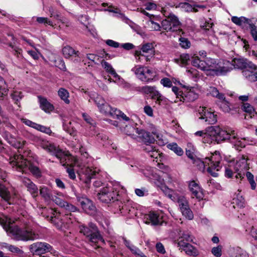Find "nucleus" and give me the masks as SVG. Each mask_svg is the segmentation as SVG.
Instances as JSON below:
<instances>
[{
    "label": "nucleus",
    "mask_w": 257,
    "mask_h": 257,
    "mask_svg": "<svg viewBox=\"0 0 257 257\" xmlns=\"http://www.w3.org/2000/svg\"><path fill=\"white\" fill-rule=\"evenodd\" d=\"M36 19V21L39 24H44L54 27L53 23L52 21L45 17H33V19Z\"/></svg>",
    "instance_id": "nucleus-48"
},
{
    "label": "nucleus",
    "mask_w": 257,
    "mask_h": 257,
    "mask_svg": "<svg viewBox=\"0 0 257 257\" xmlns=\"http://www.w3.org/2000/svg\"><path fill=\"white\" fill-rule=\"evenodd\" d=\"M82 117L84 120L91 126L94 127L96 125V122L88 114L83 113L82 114Z\"/></svg>",
    "instance_id": "nucleus-57"
},
{
    "label": "nucleus",
    "mask_w": 257,
    "mask_h": 257,
    "mask_svg": "<svg viewBox=\"0 0 257 257\" xmlns=\"http://www.w3.org/2000/svg\"><path fill=\"white\" fill-rule=\"evenodd\" d=\"M0 224L8 235L17 240H34L40 238L39 235L31 227L20 228L13 224L11 219L6 216L0 217Z\"/></svg>",
    "instance_id": "nucleus-3"
},
{
    "label": "nucleus",
    "mask_w": 257,
    "mask_h": 257,
    "mask_svg": "<svg viewBox=\"0 0 257 257\" xmlns=\"http://www.w3.org/2000/svg\"><path fill=\"white\" fill-rule=\"evenodd\" d=\"M234 173L236 179H241L244 178L246 171L248 169L246 160L241 158L236 161L233 167Z\"/></svg>",
    "instance_id": "nucleus-16"
},
{
    "label": "nucleus",
    "mask_w": 257,
    "mask_h": 257,
    "mask_svg": "<svg viewBox=\"0 0 257 257\" xmlns=\"http://www.w3.org/2000/svg\"><path fill=\"white\" fill-rule=\"evenodd\" d=\"M213 133L214 135L216 143H220L222 141L228 140L234 144V145L244 148L245 144L241 142L239 138L237 137L235 131L231 128L226 130L222 129L218 126H211Z\"/></svg>",
    "instance_id": "nucleus-4"
},
{
    "label": "nucleus",
    "mask_w": 257,
    "mask_h": 257,
    "mask_svg": "<svg viewBox=\"0 0 257 257\" xmlns=\"http://www.w3.org/2000/svg\"><path fill=\"white\" fill-rule=\"evenodd\" d=\"M121 213H127L131 217L137 215V210L133 207H130L128 205H124L121 209Z\"/></svg>",
    "instance_id": "nucleus-46"
},
{
    "label": "nucleus",
    "mask_w": 257,
    "mask_h": 257,
    "mask_svg": "<svg viewBox=\"0 0 257 257\" xmlns=\"http://www.w3.org/2000/svg\"><path fill=\"white\" fill-rule=\"evenodd\" d=\"M225 98H223L222 99H220L219 102L218 103L220 108L225 113H230L231 110H232V108L231 107V105L228 101L225 99Z\"/></svg>",
    "instance_id": "nucleus-35"
},
{
    "label": "nucleus",
    "mask_w": 257,
    "mask_h": 257,
    "mask_svg": "<svg viewBox=\"0 0 257 257\" xmlns=\"http://www.w3.org/2000/svg\"><path fill=\"white\" fill-rule=\"evenodd\" d=\"M12 99L15 103L19 106H20V100L23 97L22 92L18 91H13L11 94Z\"/></svg>",
    "instance_id": "nucleus-43"
},
{
    "label": "nucleus",
    "mask_w": 257,
    "mask_h": 257,
    "mask_svg": "<svg viewBox=\"0 0 257 257\" xmlns=\"http://www.w3.org/2000/svg\"><path fill=\"white\" fill-rule=\"evenodd\" d=\"M251 62L243 58H234L232 60L231 65L234 68L244 70Z\"/></svg>",
    "instance_id": "nucleus-25"
},
{
    "label": "nucleus",
    "mask_w": 257,
    "mask_h": 257,
    "mask_svg": "<svg viewBox=\"0 0 257 257\" xmlns=\"http://www.w3.org/2000/svg\"><path fill=\"white\" fill-rule=\"evenodd\" d=\"M190 56L188 54H182L180 55V60L183 65L188 64L190 61Z\"/></svg>",
    "instance_id": "nucleus-63"
},
{
    "label": "nucleus",
    "mask_w": 257,
    "mask_h": 257,
    "mask_svg": "<svg viewBox=\"0 0 257 257\" xmlns=\"http://www.w3.org/2000/svg\"><path fill=\"white\" fill-rule=\"evenodd\" d=\"M198 116L209 124H213L217 122V115L204 107H200L198 109Z\"/></svg>",
    "instance_id": "nucleus-15"
},
{
    "label": "nucleus",
    "mask_w": 257,
    "mask_h": 257,
    "mask_svg": "<svg viewBox=\"0 0 257 257\" xmlns=\"http://www.w3.org/2000/svg\"><path fill=\"white\" fill-rule=\"evenodd\" d=\"M55 65L63 71L66 70V67L64 60L61 58H58L54 61Z\"/></svg>",
    "instance_id": "nucleus-54"
},
{
    "label": "nucleus",
    "mask_w": 257,
    "mask_h": 257,
    "mask_svg": "<svg viewBox=\"0 0 257 257\" xmlns=\"http://www.w3.org/2000/svg\"><path fill=\"white\" fill-rule=\"evenodd\" d=\"M125 162L131 166L134 171H139L142 172L145 176L149 178L151 182L154 183L163 193H169L170 191H172L166 185L164 179L155 172V170H157L156 168L146 166L144 162L133 159L126 158Z\"/></svg>",
    "instance_id": "nucleus-2"
},
{
    "label": "nucleus",
    "mask_w": 257,
    "mask_h": 257,
    "mask_svg": "<svg viewBox=\"0 0 257 257\" xmlns=\"http://www.w3.org/2000/svg\"><path fill=\"white\" fill-rule=\"evenodd\" d=\"M213 134V131L211 127L208 132L206 133L202 142L203 143H207L209 144H215L216 142L215 141L214 135Z\"/></svg>",
    "instance_id": "nucleus-36"
},
{
    "label": "nucleus",
    "mask_w": 257,
    "mask_h": 257,
    "mask_svg": "<svg viewBox=\"0 0 257 257\" xmlns=\"http://www.w3.org/2000/svg\"><path fill=\"white\" fill-rule=\"evenodd\" d=\"M236 197L232 200V203L237 205L238 207L241 208L244 206L245 200L240 194H235Z\"/></svg>",
    "instance_id": "nucleus-45"
},
{
    "label": "nucleus",
    "mask_w": 257,
    "mask_h": 257,
    "mask_svg": "<svg viewBox=\"0 0 257 257\" xmlns=\"http://www.w3.org/2000/svg\"><path fill=\"white\" fill-rule=\"evenodd\" d=\"M80 232L87 237L92 244H96L99 241L104 243V240L96 225L93 223H90L88 226H81Z\"/></svg>",
    "instance_id": "nucleus-9"
},
{
    "label": "nucleus",
    "mask_w": 257,
    "mask_h": 257,
    "mask_svg": "<svg viewBox=\"0 0 257 257\" xmlns=\"http://www.w3.org/2000/svg\"><path fill=\"white\" fill-rule=\"evenodd\" d=\"M179 7H180L183 9H184L185 11L186 12H194V7L193 5L192 6L191 5L189 4L188 3H180L179 4Z\"/></svg>",
    "instance_id": "nucleus-58"
},
{
    "label": "nucleus",
    "mask_w": 257,
    "mask_h": 257,
    "mask_svg": "<svg viewBox=\"0 0 257 257\" xmlns=\"http://www.w3.org/2000/svg\"><path fill=\"white\" fill-rule=\"evenodd\" d=\"M36 130L49 135L52 133L50 127L39 124H37Z\"/></svg>",
    "instance_id": "nucleus-55"
},
{
    "label": "nucleus",
    "mask_w": 257,
    "mask_h": 257,
    "mask_svg": "<svg viewBox=\"0 0 257 257\" xmlns=\"http://www.w3.org/2000/svg\"><path fill=\"white\" fill-rule=\"evenodd\" d=\"M192 65L197 68L203 71H209L210 67L208 66L209 64L205 61L201 60L198 56L195 57L191 61Z\"/></svg>",
    "instance_id": "nucleus-26"
},
{
    "label": "nucleus",
    "mask_w": 257,
    "mask_h": 257,
    "mask_svg": "<svg viewBox=\"0 0 257 257\" xmlns=\"http://www.w3.org/2000/svg\"><path fill=\"white\" fill-rule=\"evenodd\" d=\"M78 174L81 180L86 186L90 184L92 179H95L93 182L95 188H101L99 193H126V189L120 182L111 181L107 173L98 167H90L88 165H80Z\"/></svg>",
    "instance_id": "nucleus-1"
},
{
    "label": "nucleus",
    "mask_w": 257,
    "mask_h": 257,
    "mask_svg": "<svg viewBox=\"0 0 257 257\" xmlns=\"http://www.w3.org/2000/svg\"><path fill=\"white\" fill-rule=\"evenodd\" d=\"M112 194L115 196L116 194H96V197L102 202L109 203L116 199L115 196H112Z\"/></svg>",
    "instance_id": "nucleus-30"
},
{
    "label": "nucleus",
    "mask_w": 257,
    "mask_h": 257,
    "mask_svg": "<svg viewBox=\"0 0 257 257\" xmlns=\"http://www.w3.org/2000/svg\"><path fill=\"white\" fill-rule=\"evenodd\" d=\"M93 100L98 108L100 107L105 102V100L103 97L98 94H96L95 96H94Z\"/></svg>",
    "instance_id": "nucleus-59"
},
{
    "label": "nucleus",
    "mask_w": 257,
    "mask_h": 257,
    "mask_svg": "<svg viewBox=\"0 0 257 257\" xmlns=\"http://www.w3.org/2000/svg\"><path fill=\"white\" fill-rule=\"evenodd\" d=\"M182 250L189 255L197 256L198 255V250L190 243H188Z\"/></svg>",
    "instance_id": "nucleus-44"
},
{
    "label": "nucleus",
    "mask_w": 257,
    "mask_h": 257,
    "mask_svg": "<svg viewBox=\"0 0 257 257\" xmlns=\"http://www.w3.org/2000/svg\"><path fill=\"white\" fill-rule=\"evenodd\" d=\"M137 133L142 138L144 143L153 144L155 141L154 137L150 134V133L144 130H138Z\"/></svg>",
    "instance_id": "nucleus-27"
},
{
    "label": "nucleus",
    "mask_w": 257,
    "mask_h": 257,
    "mask_svg": "<svg viewBox=\"0 0 257 257\" xmlns=\"http://www.w3.org/2000/svg\"><path fill=\"white\" fill-rule=\"evenodd\" d=\"M52 249L51 245L44 242H36L29 246L30 252L33 254L41 255L50 251Z\"/></svg>",
    "instance_id": "nucleus-14"
},
{
    "label": "nucleus",
    "mask_w": 257,
    "mask_h": 257,
    "mask_svg": "<svg viewBox=\"0 0 257 257\" xmlns=\"http://www.w3.org/2000/svg\"><path fill=\"white\" fill-rule=\"evenodd\" d=\"M49 12L51 17L54 18L57 20L60 21L62 23L64 24L66 22V20L64 19L53 7L49 8Z\"/></svg>",
    "instance_id": "nucleus-40"
},
{
    "label": "nucleus",
    "mask_w": 257,
    "mask_h": 257,
    "mask_svg": "<svg viewBox=\"0 0 257 257\" xmlns=\"http://www.w3.org/2000/svg\"><path fill=\"white\" fill-rule=\"evenodd\" d=\"M231 21L239 26L244 27L248 25L251 36L255 41H257V19H248L242 16L240 17L233 16L231 17Z\"/></svg>",
    "instance_id": "nucleus-10"
},
{
    "label": "nucleus",
    "mask_w": 257,
    "mask_h": 257,
    "mask_svg": "<svg viewBox=\"0 0 257 257\" xmlns=\"http://www.w3.org/2000/svg\"><path fill=\"white\" fill-rule=\"evenodd\" d=\"M63 54L65 58H69L71 56H78L80 53L79 51H76L72 47L67 46L62 49Z\"/></svg>",
    "instance_id": "nucleus-33"
},
{
    "label": "nucleus",
    "mask_w": 257,
    "mask_h": 257,
    "mask_svg": "<svg viewBox=\"0 0 257 257\" xmlns=\"http://www.w3.org/2000/svg\"><path fill=\"white\" fill-rule=\"evenodd\" d=\"M38 98L40 104V107L45 112L48 113L52 111L54 109V107L46 98L42 96H38Z\"/></svg>",
    "instance_id": "nucleus-24"
},
{
    "label": "nucleus",
    "mask_w": 257,
    "mask_h": 257,
    "mask_svg": "<svg viewBox=\"0 0 257 257\" xmlns=\"http://www.w3.org/2000/svg\"><path fill=\"white\" fill-rule=\"evenodd\" d=\"M222 160L221 157L218 151H215L211 154L210 157H206L204 162H201V164L205 165H208L207 169V172L212 176L216 177L218 174L217 172L221 168L220 162Z\"/></svg>",
    "instance_id": "nucleus-7"
},
{
    "label": "nucleus",
    "mask_w": 257,
    "mask_h": 257,
    "mask_svg": "<svg viewBox=\"0 0 257 257\" xmlns=\"http://www.w3.org/2000/svg\"><path fill=\"white\" fill-rule=\"evenodd\" d=\"M23 182L30 193H38V188L31 180L28 178H24Z\"/></svg>",
    "instance_id": "nucleus-32"
},
{
    "label": "nucleus",
    "mask_w": 257,
    "mask_h": 257,
    "mask_svg": "<svg viewBox=\"0 0 257 257\" xmlns=\"http://www.w3.org/2000/svg\"><path fill=\"white\" fill-rule=\"evenodd\" d=\"M82 194H78L76 195L78 202L81 206L83 209L86 212L90 213L89 211H93L95 209V207L93 205L92 202L88 198L81 196Z\"/></svg>",
    "instance_id": "nucleus-21"
},
{
    "label": "nucleus",
    "mask_w": 257,
    "mask_h": 257,
    "mask_svg": "<svg viewBox=\"0 0 257 257\" xmlns=\"http://www.w3.org/2000/svg\"><path fill=\"white\" fill-rule=\"evenodd\" d=\"M242 109L251 115L254 116V114L256 113L253 106L248 103L243 104L242 106Z\"/></svg>",
    "instance_id": "nucleus-47"
},
{
    "label": "nucleus",
    "mask_w": 257,
    "mask_h": 257,
    "mask_svg": "<svg viewBox=\"0 0 257 257\" xmlns=\"http://www.w3.org/2000/svg\"><path fill=\"white\" fill-rule=\"evenodd\" d=\"M4 125L5 130L1 133L3 137L13 147L18 149L23 148L26 141L20 138L17 139L12 135V134H17L16 128L9 122H5Z\"/></svg>",
    "instance_id": "nucleus-6"
},
{
    "label": "nucleus",
    "mask_w": 257,
    "mask_h": 257,
    "mask_svg": "<svg viewBox=\"0 0 257 257\" xmlns=\"http://www.w3.org/2000/svg\"><path fill=\"white\" fill-rule=\"evenodd\" d=\"M29 169L35 178L39 179L42 177V171L38 166L31 164L29 166Z\"/></svg>",
    "instance_id": "nucleus-41"
},
{
    "label": "nucleus",
    "mask_w": 257,
    "mask_h": 257,
    "mask_svg": "<svg viewBox=\"0 0 257 257\" xmlns=\"http://www.w3.org/2000/svg\"><path fill=\"white\" fill-rule=\"evenodd\" d=\"M242 71L244 77L250 82L257 81V67L252 62Z\"/></svg>",
    "instance_id": "nucleus-18"
},
{
    "label": "nucleus",
    "mask_w": 257,
    "mask_h": 257,
    "mask_svg": "<svg viewBox=\"0 0 257 257\" xmlns=\"http://www.w3.org/2000/svg\"><path fill=\"white\" fill-rule=\"evenodd\" d=\"M210 93L214 97H217L218 99H222L225 98L224 95L223 93H219V91L215 87H211Z\"/></svg>",
    "instance_id": "nucleus-53"
},
{
    "label": "nucleus",
    "mask_w": 257,
    "mask_h": 257,
    "mask_svg": "<svg viewBox=\"0 0 257 257\" xmlns=\"http://www.w3.org/2000/svg\"><path fill=\"white\" fill-rule=\"evenodd\" d=\"M233 69L232 65L229 61H226L224 63L223 66H219L216 67L215 70H214L213 74L217 76L225 75L228 72H230Z\"/></svg>",
    "instance_id": "nucleus-23"
},
{
    "label": "nucleus",
    "mask_w": 257,
    "mask_h": 257,
    "mask_svg": "<svg viewBox=\"0 0 257 257\" xmlns=\"http://www.w3.org/2000/svg\"><path fill=\"white\" fill-rule=\"evenodd\" d=\"M162 216L158 213L156 212H150L147 216V219L149 221H146V223L151 222L153 225L161 224L162 222Z\"/></svg>",
    "instance_id": "nucleus-28"
},
{
    "label": "nucleus",
    "mask_w": 257,
    "mask_h": 257,
    "mask_svg": "<svg viewBox=\"0 0 257 257\" xmlns=\"http://www.w3.org/2000/svg\"><path fill=\"white\" fill-rule=\"evenodd\" d=\"M145 145L143 147V150L147 152L148 155L150 154L152 151H153L155 149L156 147H154L153 146L151 145V144L149 143H145Z\"/></svg>",
    "instance_id": "nucleus-64"
},
{
    "label": "nucleus",
    "mask_w": 257,
    "mask_h": 257,
    "mask_svg": "<svg viewBox=\"0 0 257 257\" xmlns=\"http://www.w3.org/2000/svg\"><path fill=\"white\" fill-rule=\"evenodd\" d=\"M144 77L145 79H143L142 81L146 82H151L155 80V77L156 76V72L154 71L152 69L146 67L145 68Z\"/></svg>",
    "instance_id": "nucleus-29"
},
{
    "label": "nucleus",
    "mask_w": 257,
    "mask_h": 257,
    "mask_svg": "<svg viewBox=\"0 0 257 257\" xmlns=\"http://www.w3.org/2000/svg\"><path fill=\"white\" fill-rule=\"evenodd\" d=\"M166 17V19L162 21L161 26L159 23L155 21L154 17L151 18L150 22L152 25V28L154 30L159 31L162 28L167 32H175L179 29L180 22L175 15L170 13Z\"/></svg>",
    "instance_id": "nucleus-5"
},
{
    "label": "nucleus",
    "mask_w": 257,
    "mask_h": 257,
    "mask_svg": "<svg viewBox=\"0 0 257 257\" xmlns=\"http://www.w3.org/2000/svg\"><path fill=\"white\" fill-rule=\"evenodd\" d=\"M9 91L8 86L4 79L0 76V97L7 95Z\"/></svg>",
    "instance_id": "nucleus-37"
},
{
    "label": "nucleus",
    "mask_w": 257,
    "mask_h": 257,
    "mask_svg": "<svg viewBox=\"0 0 257 257\" xmlns=\"http://www.w3.org/2000/svg\"><path fill=\"white\" fill-rule=\"evenodd\" d=\"M36 145L46 150L49 153L56 157L61 163L64 162L66 160L67 155L65 152L54 144H51L46 140L41 138L37 139Z\"/></svg>",
    "instance_id": "nucleus-8"
},
{
    "label": "nucleus",
    "mask_w": 257,
    "mask_h": 257,
    "mask_svg": "<svg viewBox=\"0 0 257 257\" xmlns=\"http://www.w3.org/2000/svg\"><path fill=\"white\" fill-rule=\"evenodd\" d=\"M174 202L179 203L182 214L189 220L193 218L192 211L189 208L188 202L184 196L180 194H166Z\"/></svg>",
    "instance_id": "nucleus-11"
},
{
    "label": "nucleus",
    "mask_w": 257,
    "mask_h": 257,
    "mask_svg": "<svg viewBox=\"0 0 257 257\" xmlns=\"http://www.w3.org/2000/svg\"><path fill=\"white\" fill-rule=\"evenodd\" d=\"M62 122L63 130L71 136L74 135L76 130L73 126L72 122L63 119Z\"/></svg>",
    "instance_id": "nucleus-34"
},
{
    "label": "nucleus",
    "mask_w": 257,
    "mask_h": 257,
    "mask_svg": "<svg viewBox=\"0 0 257 257\" xmlns=\"http://www.w3.org/2000/svg\"><path fill=\"white\" fill-rule=\"evenodd\" d=\"M58 96L66 104H69L70 101L68 99L69 93L68 90L64 88H60L58 91Z\"/></svg>",
    "instance_id": "nucleus-39"
},
{
    "label": "nucleus",
    "mask_w": 257,
    "mask_h": 257,
    "mask_svg": "<svg viewBox=\"0 0 257 257\" xmlns=\"http://www.w3.org/2000/svg\"><path fill=\"white\" fill-rule=\"evenodd\" d=\"M222 247L219 245L216 247H213L211 249V253L216 257H220L222 254Z\"/></svg>",
    "instance_id": "nucleus-56"
},
{
    "label": "nucleus",
    "mask_w": 257,
    "mask_h": 257,
    "mask_svg": "<svg viewBox=\"0 0 257 257\" xmlns=\"http://www.w3.org/2000/svg\"><path fill=\"white\" fill-rule=\"evenodd\" d=\"M145 67H146L141 66H137L132 69V71L135 73L137 77L141 81H143V79H145L144 76H145L144 71Z\"/></svg>",
    "instance_id": "nucleus-38"
},
{
    "label": "nucleus",
    "mask_w": 257,
    "mask_h": 257,
    "mask_svg": "<svg viewBox=\"0 0 257 257\" xmlns=\"http://www.w3.org/2000/svg\"><path fill=\"white\" fill-rule=\"evenodd\" d=\"M52 201L54 202L56 204L58 205L61 207L64 206L67 202L56 196H55L53 197Z\"/></svg>",
    "instance_id": "nucleus-62"
},
{
    "label": "nucleus",
    "mask_w": 257,
    "mask_h": 257,
    "mask_svg": "<svg viewBox=\"0 0 257 257\" xmlns=\"http://www.w3.org/2000/svg\"><path fill=\"white\" fill-rule=\"evenodd\" d=\"M180 46L184 49H188L190 47L191 43L189 40L184 37H180L179 39Z\"/></svg>",
    "instance_id": "nucleus-52"
},
{
    "label": "nucleus",
    "mask_w": 257,
    "mask_h": 257,
    "mask_svg": "<svg viewBox=\"0 0 257 257\" xmlns=\"http://www.w3.org/2000/svg\"><path fill=\"white\" fill-rule=\"evenodd\" d=\"M136 90L141 93L150 94L153 99L156 100L159 104L165 100V98L158 90L155 86H144L137 87Z\"/></svg>",
    "instance_id": "nucleus-13"
},
{
    "label": "nucleus",
    "mask_w": 257,
    "mask_h": 257,
    "mask_svg": "<svg viewBox=\"0 0 257 257\" xmlns=\"http://www.w3.org/2000/svg\"><path fill=\"white\" fill-rule=\"evenodd\" d=\"M100 112L106 115H109L113 118L120 119L122 118L125 121L130 120V118L124 113L115 108H112L108 103H104L98 108Z\"/></svg>",
    "instance_id": "nucleus-12"
},
{
    "label": "nucleus",
    "mask_w": 257,
    "mask_h": 257,
    "mask_svg": "<svg viewBox=\"0 0 257 257\" xmlns=\"http://www.w3.org/2000/svg\"><path fill=\"white\" fill-rule=\"evenodd\" d=\"M205 62H207L208 63V66H209L210 68V70L209 71H212V74L214 73V70H215L216 68V61L214 59H207L206 61H205Z\"/></svg>",
    "instance_id": "nucleus-61"
},
{
    "label": "nucleus",
    "mask_w": 257,
    "mask_h": 257,
    "mask_svg": "<svg viewBox=\"0 0 257 257\" xmlns=\"http://www.w3.org/2000/svg\"><path fill=\"white\" fill-rule=\"evenodd\" d=\"M101 65L107 73L113 76L117 85L124 87L126 86V84L124 79L116 73L115 70L110 63L103 60L101 62Z\"/></svg>",
    "instance_id": "nucleus-17"
},
{
    "label": "nucleus",
    "mask_w": 257,
    "mask_h": 257,
    "mask_svg": "<svg viewBox=\"0 0 257 257\" xmlns=\"http://www.w3.org/2000/svg\"><path fill=\"white\" fill-rule=\"evenodd\" d=\"M11 165L14 169L19 172H24L27 168L28 162L22 156H15L11 162Z\"/></svg>",
    "instance_id": "nucleus-19"
},
{
    "label": "nucleus",
    "mask_w": 257,
    "mask_h": 257,
    "mask_svg": "<svg viewBox=\"0 0 257 257\" xmlns=\"http://www.w3.org/2000/svg\"><path fill=\"white\" fill-rule=\"evenodd\" d=\"M245 175L247 177V179L251 186V188L252 190H254L256 187V183L254 180L253 175L249 172L246 171Z\"/></svg>",
    "instance_id": "nucleus-51"
},
{
    "label": "nucleus",
    "mask_w": 257,
    "mask_h": 257,
    "mask_svg": "<svg viewBox=\"0 0 257 257\" xmlns=\"http://www.w3.org/2000/svg\"><path fill=\"white\" fill-rule=\"evenodd\" d=\"M198 97V94L195 91L194 88H185L180 94V101L183 102H191Z\"/></svg>",
    "instance_id": "nucleus-20"
},
{
    "label": "nucleus",
    "mask_w": 257,
    "mask_h": 257,
    "mask_svg": "<svg viewBox=\"0 0 257 257\" xmlns=\"http://www.w3.org/2000/svg\"><path fill=\"white\" fill-rule=\"evenodd\" d=\"M179 237L175 242L177 244L179 249H183L188 243L189 242L192 240V237L187 232L180 231L179 233Z\"/></svg>",
    "instance_id": "nucleus-22"
},
{
    "label": "nucleus",
    "mask_w": 257,
    "mask_h": 257,
    "mask_svg": "<svg viewBox=\"0 0 257 257\" xmlns=\"http://www.w3.org/2000/svg\"><path fill=\"white\" fill-rule=\"evenodd\" d=\"M152 134L156 137L158 144L160 146H164L166 144V140L161 134L159 133L157 131H154Z\"/></svg>",
    "instance_id": "nucleus-50"
},
{
    "label": "nucleus",
    "mask_w": 257,
    "mask_h": 257,
    "mask_svg": "<svg viewBox=\"0 0 257 257\" xmlns=\"http://www.w3.org/2000/svg\"><path fill=\"white\" fill-rule=\"evenodd\" d=\"M160 83L165 87L170 88L172 86V82L171 80L167 77L162 78L160 81Z\"/></svg>",
    "instance_id": "nucleus-60"
},
{
    "label": "nucleus",
    "mask_w": 257,
    "mask_h": 257,
    "mask_svg": "<svg viewBox=\"0 0 257 257\" xmlns=\"http://www.w3.org/2000/svg\"><path fill=\"white\" fill-rule=\"evenodd\" d=\"M153 52H154L153 47L152 44H151V43H147V44L143 45V46L141 48V53H150L151 54H152Z\"/></svg>",
    "instance_id": "nucleus-49"
},
{
    "label": "nucleus",
    "mask_w": 257,
    "mask_h": 257,
    "mask_svg": "<svg viewBox=\"0 0 257 257\" xmlns=\"http://www.w3.org/2000/svg\"><path fill=\"white\" fill-rule=\"evenodd\" d=\"M188 184L189 190L191 193H203V189L197 181H190Z\"/></svg>",
    "instance_id": "nucleus-31"
},
{
    "label": "nucleus",
    "mask_w": 257,
    "mask_h": 257,
    "mask_svg": "<svg viewBox=\"0 0 257 257\" xmlns=\"http://www.w3.org/2000/svg\"><path fill=\"white\" fill-rule=\"evenodd\" d=\"M167 148L173 151L178 156H181L184 153V151L182 149L178 146V145L175 143L169 144L167 145Z\"/></svg>",
    "instance_id": "nucleus-42"
}]
</instances>
